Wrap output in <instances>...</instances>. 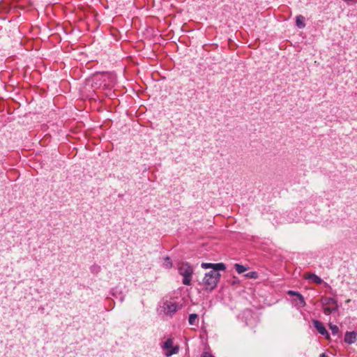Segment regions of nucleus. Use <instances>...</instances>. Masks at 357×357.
Instances as JSON below:
<instances>
[{
    "instance_id": "f257e3e1",
    "label": "nucleus",
    "mask_w": 357,
    "mask_h": 357,
    "mask_svg": "<svg viewBox=\"0 0 357 357\" xmlns=\"http://www.w3.org/2000/svg\"><path fill=\"white\" fill-rule=\"evenodd\" d=\"M220 274L215 271H211L205 274L203 280V284L206 289L213 290L218 284L220 280Z\"/></svg>"
},
{
    "instance_id": "f03ea898",
    "label": "nucleus",
    "mask_w": 357,
    "mask_h": 357,
    "mask_svg": "<svg viewBox=\"0 0 357 357\" xmlns=\"http://www.w3.org/2000/svg\"><path fill=\"white\" fill-rule=\"evenodd\" d=\"M178 270L179 274L183 277V284L190 285L194 271L192 267L188 263L182 262L178 264Z\"/></svg>"
},
{
    "instance_id": "7ed1b4c3",
    "label": "nucleus",
    "mask_w": 357,
    "mask_h": 357,
    "mask_svg": "<svg viewBox=\"0 0 357 357\" xmlns=\"http://www.w3.org/2000/svg\"><path fill=\"white\" fill-rule=\"evenodd\" d=\"M321 302L324 306V313L326 315L337 311L339 307L337 301L333 298H322Z\"/></svg>"
},
{
    "instance_id": "20e7f679",
    "label": "nucleus",
    "mask_w": 357,
    "mask_h": 357,
    "mask_svg": "<svg viewBox=\"0 0 357 357\" xmlns=\"http://www.w3.org/2000/svg\"><path fill=\"white\" fill-rule=\"evenodd\" d=\"M162 308L165 314L172 316L177 311L178 305L174 302L166 301L164 302Z\"/></svg>"
},
{
    "instance_id": "39448f33",
    "label": "nucleus",
    "mask_w": 357,
    "mask_h": 357,
    "mask_svg": "<svg viewBox=\"0 0 357 357\" xmlns=\"http://www.w3.org/2000/svg\"><path fill=\"white\" fill-rule=\"evenodd\" d=\"M312 323L314 328L321 335H324L327 339L329 338V334L327 330L326 329L325 326L321 321L318 320H313Z\"/></svg>"
},
{
    "instance_id": "423d86ee",
    "label": "nucleus",
    "mask_w": 357,
    "mask_h": 357,
    "mask_svg": "<svg viewBox=\"0 0 357 357\" xmlns=\"http://www.w3.org/2000/svg\"><path fill=\"white\" fill-rule=\"evenodd\" d=\"M202 267L204 268H212V271H224L226 268L225 264L223 263H217V264H211V263H202Z\"/></svg>"
},
{
    "instance_id": "0eeeda50",
    "label": "nucleus",
    "mask_w": 357,
    "mask_h": 357,
    "mask_svg": "<svg viewBox=\"0 0 357 357\" xmlns=\"http://www.w3.org/2000/svg\"><path fill=\"white\" fill-rule=\"evenodd\" d=\"M163 349H172V350L167 351L166 353L167 356H170L172 354H176L178 351L177 348H173V340L171 338L167 339L163 344Z\"/></svg>"
},
{
    "instance_id": "6e6552de",
    "label": "nucleus",
    "mask_w": 357,
    "mask_h": 357,
    "mask_svg": "<svg viewBox=\"0 0 357 357\" xmlns=\"http://www.w3.org/2000/svg\"><path fill=\"white\" fill-rule=\"evenodd\" d=\"M357 340V333L354 331L347 332L344 335V342L347 344H353Z\"/></svg>"
},
{
    "instance_id": "1a4fd4ad",
    "label": "nucleus",
    "mask_w": 357,
    "mask_h": 357,
    "mask_svg": "<svg viewBox=\"0 0 357 357\" xmlns=\"http://www.w3.org/2000/svg\"><path fill=\"white\" fill-rule=\"evenodd\" d=\"M305 279H309L312 282L316 283V284H321L323 282V280L317 276V275L315 274H313V273H307L305 274Z\"/></svg>"
},
{
    "instance_id": "9d476101",
    "label": "nucleus",
    "mask_w": 357,
    "mask_h": 357,
    "mask_svg": "<svg viewBox=\"0 0 357 357\" xmlns=\"http://www.w3.org/2000/svg\"><path fill=\"white\" fill-rule=\"evenodd\" d=\"M287 294L290 296H296L298 297V299L300 302V306L304 307L305 305V302L304 300L303 296L298 292L289 290Z\"/></svg>"
},
{
    "instance_id": "9b49d317",
    "label": "nucleus",
    "mask_w": 357,
    "mask_h": 357,
    "mask_svg": "<svg viewBox=\"0 0 357 357\" xmlns=\"http://www.w3.org/2000/svg\"><path fill=\"white\" fill-rule=\"evenodd\" d=\"M296 24L298 28H304L305 26L304 23V17L302 15L297 16L296 19Z\"/></svg>"
},
{
    "instance_id": "f8f14e48",
    "label": "nucleus",
    "mask_w": 357,
    "mask_h": 357,
    "mask_svg": "<svg viewBox=\"0 0 357 357\" xmlns=\"http://www.w3.org/2000/svg\"><path fill=\"white\" fill-rule=\"evenodd\" d=\"M235 268L238 273H243L248 270L247 267L238 264H235Z\"/></svg>"
},
{
    "instance_id": "ddd939ff",
    "label": "nucleus",
    "mask_w": 357,
    "mask_h": 357,
    "mask_svg": "<svg viewBox=\"0 0 357 357\" xmlns=\"http://www.w3.org/2000/svg\"><path fill=\"white\" fill-rule=\"evenodd\" d=\"M197 317H198V316L197 314H190L189 315V319H188L189 324L190 325H195V322L197 319Z\"/></svg>"
},
{
    "instance_id": "4468645a",
    "label": "nucleus",
    "mask_w": 357,
    "mask_h": 357,
    "mask_svg": "<svg viewBox=\"0 0 357 357\" xmlns=\"http://www.w3.org/2000/svg\"><path fill=\"white\" fill-rule=\"evenodd\" d=\"M165 261L163 263V266L166 268H170L172 266V262L169 257H166L164 259Z\"/></svg>"
},
{
    "instance_id": "2eb2a0df",
    "label": "nucleus",
    "mask_w": 357,
    "mask_h": 357,
    "mask_svg": "<svg viewBox=\"0 0 357 357\" xmlns=\"http://www.w3.org/2000/svg\"><path fill=\"white\" fill-rule=\"evenodd\" d=\"M329 328L333 335H337L339 332V328L336 325L330 324Z\"/></svg>"
},
{
    "instance_id": "dca6fc26",
    "label": "nucleus",
    "mask_w": 357,
    "mask_h": 357,
    "mask_svg": "<svg viewBox=\"0 0 357 357\" xmlns=\"http://www.w3.org/2000/svg\"><path fill=\"white\" fill-rule=\"evenodd\" d=\"M245 277H247L248 278L256 279V278H257L258 275H257V273L256 272L251 271V272H249L247 274H245Z\"/></svg>"
},
{
    "instance_id": "f3484780",
    "label": "nucleus",
    "mask_w": 357,
    "mask_h": 357,
    "mask_svg": "<svg viewBox=\"0 0 357 357\" xmlns=\"http://www.w3.org/2000/svg\"><path fill=\"white\" fill-rule=\"evenodd\" d=\"M100 270V267L98 266H93L91 267V271L93 273H98Z\"/></svg>"
},
{
    "instance_id": "a211bd4d",
    "label": "nucleus",
    "mask_w": 357,
    "mask_h": 357,
    "mask_svg": "<svg viewBox=\"0 0 357 357\" xmlns=\"http://www.w3.org/2000/svg\"><path fill=\"white\" fill-rule=\"evenodd\" d=\"M201 357H213V356L208 352H204Z\"/></svg>"
},
{
    "instance_id": "6ab92c4d",
    "label": "nucleus",
    "mask_w": 357,
    "mask_h": 357,
    "mask_svg": "<svg viewBox=\"0 0 357 357\" xmlns=\"http://www.w3.org/2000/svg\"><path fill=\"white\" fill-rule=\"evenodd\" d=\"M320 357H328V356H326L325 354H321Z\"/></svg>"
}]
</instances>
